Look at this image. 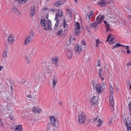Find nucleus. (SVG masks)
<instances>
[{"label":"nucleus","instance_id":"f257e3e1","mask_svg":"<svg viewBox=\"0 0 131 131\" xmlns=\"http://www.w3.org/2000/svg\"><path fill=\"white\" fill-rule=\"evenodd\" d=\"M104 18H105L104 15H98L96 19V23H93L92 24H90L89 27H92L93 28H96L97 26H98V24H100L103 20H104Z\"/></svg>","mask_w":131,"mask_h":131},{"label":"nucleus","instance_id":"f03ea898","mask_svg":"<svg viewBox=\"0 0 131 131\" xmlns=\"http://www.w3.org/2000/svg\"><path fill=\"white\" fill-rule=\"evenodd\" d=\"M50 120L53 126L55 127H59L60 126V124H59V121L57 120V118H55V116H52L49 117Z\"/></svg>","mask_w":131,"mask_h":131},{"label":"nucleus","instance_id":"7ed1b4c3","mask_svg":"<svg viewBox=\"0 0 131 131\" xmlns=\"http://www.w3.org/2000/svg\"><path fill=\"white\" fill-rule=\"evenodd\" d=\"M85 120H86V116L85 115H82V114H81V115L79 116L78 122L81 125V124H83V123L85 122Z\"/></svg>","mask_w":131,"mask_h":131},{"label":"nucleus","instance_id":"20e7f679","mask_svg":"<svg viewBox=\"0 0 131 131\" xmlns=\"http://www.w3.org/2000/svg\"><path fill=\"white\" fill-rule=\"evenodd\" d=\"M123 121L124 125H125L126 127H127V125H128V127L130 128V131H131V118L129 117H127V119L126 118L123 119Z\"/></svg>","mask_w":131,"mask_h":131},{"label":"nucleus","instance_id":"39448f33","mask_svg":"<svg viewBox=\"0 0 131 131\" xmlns=\"http://www.w3.org/2000/svg\"><path fill=\"white\" fill-rule=\"evenodd\" d=\"M95 89L98 94H102V93H103V91H104L103 86H102L100 83L97 84L96 86L95 87Z\"/></svg>","mask_w":131,"mask_h":131},{"label":"nucleus","instance_id":"423d86ee","mask_svg":"<svg viewBox=\"0 0 131 131\" xmlns=\"http://www.w3.org/2000/svg\"><path fill=\"white\" fill-rule=\"evenodd\" d=\"M113 40H114V37H112V34H109L107 36V38L105 41L106 42H109L110 45H113V43H114Z\"/></svg>","mask_w":131,"mask_h":131},{"label":"nucleus","instance_id":"0eeeda50","mask_svg":"<svg viewBox=\"0 0 131 131\" xmlns=\"http://www.w3.org/2000/svg\"><path fill=\"white\" fill-rule=\"evenodd\" d=\"M47 27L43 28L44 30L47 31V30H52V20L48 19L47 23Z\"/></svg>","mask_w":131,"mask_h":131},{"label":"nucleus","instance_id":"6e6552de","mask_svg":"<svg viewBox=\"0 0 131 131\" xmlns=\"http://www.w3.org/2000/svg\"><path fill=\"white\" fill-rule=\"evenodd\" d=\"M98 5L99 7H100L101 8H104L106 7L107 5V4L106 3V2L104 0H100L97 2Z\"/></svg>","mask_w":131,"mask_h":131},{"label":"nucleus","instance_id":"1a4fd4ad","mask_svg":"<svg viewBox=\"0 0 131 131\" xmlns=\"http://www.w3.org/2000/svg\"><path fill=\"white\" fill-rule=\"evenodd\" d=\"M48 22V20L45 18H41L40 19V24L41 26L43 27V28H45V27H48V25L47 24V23Z\"/></svg>","mask_w":131,"mask_h":131},{"label":"nucleus","instance_id":"9d476101","mask_svg":"<svg viewBox=\"0 0 131 131\" xmlns=\"http://www.w3.org/2000/svg\"><path fill=\"white\" fill-rule=\"evenodd\" d=\"M52 61L53 64L56 66V67H58V62H59V57H54L52 58Z\"/></svg>","mask_w":131,"mask_h":131},{"label":"nucleus","instance_id":"9b49d317","mask_svg":"<svg viewBox=\"0 0 131 131\" xmlns=\"http://www.w3.org/2000/svg\"><path fill=\"white\" fill-rule=\"evenodd\" d=\"M35 14V5L32 7L30 9V16L33 17Z\"/></svg>","mask_w":131,"mask_h":131},{"label":"nucleus","instance_id":"f8f14e48","mask_svg":"<svg viewBox=\"0 0 131 131\" xmlns=\"http://www.w3.org/2000/svg\"><path fill=\"white\" fill-rule=\"evenodd\" d=\"M91 102L92 103V105H96V104H98V101L97 100V97L94 96L91 99Z\"/></svg>","mask_w":131,"mask_h":131},{"label":"nucleus","instance_id":"ddd939ff","mask_svg":"<svg viewBox=\"0 0 131 131\" xmlns=\"http://www.w3.org/2000/svg\"><path fill=\"white\" fill-rule=\"evenodd\" d=\"M93 15H94V13H93V12H90L88 14L86 15L85 18L86 20L88 21H90L91 19L93 17Z\"/></svg>","mask_w":131,"mask_h":131},{"label":"nucleus","instance_id":"4468645a","mask_svg":"<svg viewBox=\"0 0 131 131\" xmlns=\"http://www.w3.org/2000/svg\"><path fill=\"white\" fill-rule=\"evenodd\" d=\"M75 51H76V52H79V54H80L81 52V48L79 46V45H77L75 48Z\"/></svg>","mask_w":131,"mask_h":131},{"label":"nucleus","instance_id":"2eb2a0df","mask_svg":"<svg viewBox=\"0 0 131 131\" xmlns=\"http://www.w3.org/2000/svg\"><path fill=\"white\" fill-rule=\"evenodd\" d=\"M59 24H60V20H57V21H56L55 26H54V30L55 31H57V30H58V28H59Z\"/></svg>","mask_w":131,"mask_h":131},{"label":"nucleus","instance_id":"dca6fc26","mask_svg":"<svg viewBox=\"0 0 131 131\" xmlns=\"http://www.w3.org/2000/svg\"><path fill=\"white\" fill-rule=\"evenodd\" d=\"M8 44L10 45L11 42H14V38L12 35H10L8 37Z\"/></svg>","mask_w":131,"mask_h":131},{"label":"nucleus","instance_id":"f3484780","mask_svg":"<svg viewBox=\"0 0 131 131\" xmlns=\"http://www.w3.org/2000/svg\"><path fill=\"white\" fill-rule=\"evenodd\" d=\"M114 101V96H113V91H111L110 94L109 101Z\"/></svg>","mask_w":131,"mask_h":131},{"label":"nucleus","instance_id":"a211bd4d","mask_svg":"<svg viewBox=\"0 0 131 131\" xmlns=\"http://www.w3.org/2000/svg\"><path fill=\"white\" fill-rule=\"evenodd\" d=\"M32 39L31 38L28 36L27 38L25 40L24 46H27L28 43H29V41Z\"/></svg>","mask_w":131,"mask_h":131},{"label":"nucleus","instance_id":"6ab92c4d","mask_svg":"<svg viewBox=\"0 0 131 131\" xmlns=\"http://www.w3.org/2000/svg\"><path fill=\"white\" fill-rule=\"evenodd\" d=\"M15 131H22V125H17L15 127Z\"/></svg>","mask_w":131,"mask_h":131},{"label":"nucleus","instance_id":"aec40b11","mask_svg":"<svg viewBox=\"0 0 131 131\" xmlns=\"http://www.w3.org/2000/svg\"><path fill=\"white\" fill-rule=\"evenodd\" d=\"M97 122L99 123V124L97 125V127H101V125H102V123H103V121L101 120V119L98 118V120H97Z\"/></svg>","mask_w":131,"mask_h":131},{"label":"nucleus","instance_id":"412c9836","mask_svg":"<svg viewBox=\"0 0 131 131\" xmlns=\"http://www.w3.org/2000/svg\"><path fill=\"white\" fill-rule=\"evenodd\" d=\"M63 33V29H61L59 31H57L55 35L57 36L62 35V34Z\"/></svg>","mask_w":131,"mask_h":131},{"label":"nucleus","instance_id":"4be33fe9","mask_svg":"<svg viewBox=\"0 0 131 131\" xmlns=\"http://www.w3.org/2000/svg\"><path fill=\"white\" fill-rule=\"evenodd\" d=\"M55 78H56V76H54L53 80V85L54 87L56 86V85H57V80L55 79Z\"/></svg>","mask_w":131,"mask_h":131},{"label":"nucleus","instance_id":"5701e85b","mask_svg":"<svg viewBox=\"0 0 131 131\" xmlns=\"http://www.w3.org/2000/svg\"><path fill=\"white\" fill-rule=\"evenodd\" d=\"M25 59H26V60H27V63L28 64H29V63H30V61H31V56H29V57H27V56H25Z\"/></svg>","mask_w":131,"mask_h":131},{"label":"nucleus","instance_id":"b1692460","mask_svg":"<svg viewBox=\"0 0 131 131\" xmlns=\"http://www.w3.org/2000/svg\"><path fill=\"white\" fill-rule=\"evenodd\" d=\"M120 46H121V44L117 43L113 47L112 50H114V49H117V48H119Z\"/></svg>","mask_w":131,"mask_h":131},{"label":"nucleus","instance_id":"393cba45","mask_svg":"<svg viewBox=\"0 0 131 131\" xmlns=\"http://www.w3.org/2000/svg\"><path fill=\"white\" fill-rule=\"evenodd\" d=\"M67 56L71 59L72 58V53H71V51H68L67 53Z\"/></svg>","mask_w":131,"mask_h":131},{"label":"nucleus","instance_id":"a878e982","mask_svg":"<svg viewBox=\"0 0 131 131\" xmlns=\"http://www.w3.org/2000/svg\"><path fill=\"white\" fill-rule=\"evenodd\" d=\"M76 28L77 30H79L80 29V24H79V22H77L76 23Z\"/></svg>","mask_w":131,"mask_h":131},{"label":"nucleus","instance_id":"bb28decb","mask_svg":"<svg viewBox=\"0 0 131 131\" xmlns=\"http://www.w3.org/2000/svg\"><path fill=\"white\" fill-rule=\"evenodd\" d=\"M63 28H67V23L66 22V19H63Z\"/></svg>","mask_w":131,"mask_h":131},{"label":"nucleus","instance_id":"cd10ccee","mask_svg":"<svg viewBox=\"0 0 131 131\" xmlns=\"http://www.w3.org/2000/svg\"><path fill=\"white\" fill-rule=\"evenodd\" d=\"M91 83L93 86V90H95V87L97 86V83L96 81H92Z\"/></svg>","mask_w":131,"mask_h":131},{"label":"nucleus","instance_id":"c85d7f7f","mask_svg":"<svg viewBox=\"0 0 131 131\" xmlns=\"http://www.w3.org/2000/svg\"><path fill=\"white\" fill-rule=\"evenodd\" d=\"M67 13L70 16V17H72V11H70V9H67L66 10Z\"/></svg>","mask_w":131,"mask_h":131},{"label":"nucleus","instance_id":"c756f323","mask_svg":"<svg viewBox=\"0 0 131 131\" xmlns=\"http://www.w3.org/2000/svg\"><path fill=\"white\" fill-rule=\"evenodd\" d=\"M7 53H8V50H6L4 51L3 54V58H7V57H8V56L7 55Z\"/></svg>","mask_w":131,"mask_h":131},{"label":"nucleus","instance_id":"7c9ffc66","mask_svg":"<svg viewBox=\"0 0 131 131\" xmlns=\"http://www.w3.org/2000/svg\"><path fill=\"white\" fill-rule=\"evenodd\" d=\"M30 38H33V37L34 36V33L33 32H31L30 34L28 36Z\"/></svg>","mask_w":131,"mask_h":131},{"label":"nucleus","instance_id":"2f4dec72","mask_svg":"<svg viewBox=\"0 0 131 131\" xmlns=\"http://www.w3.org/2000/svg\"><path fill=\"white\" fill-rule=\"evenodd\" d=\"M42 11H47V12H51V9L47 7H44L42 9Z\"/></svg>","mask_w":131,"mask_h":131},{"label":"nucleus","instance_id":"473e14b6","mask_svg":"<svg viewBox=\"0 0 131 131\" xmlns=\"http://www.w3.org/2000/svg\"><path fill=\"white\" fill-rule=\"evenodd\" d=\"M110 106L114 109V100L110 101Z\"/></svg>","mask_w":131,"mask_h":131},{"label":"nucleus","instance_id":"72a5a7b5","mask_svg":"<svg viewBox=\"0 0 131 131\" xmlns=\"http://www.w3.org/2000/svg\"><path fill=\"white\" fill-rule=\"evenodd\" d=\"M10 90L11 91V94L12 95L13 98H14V93H13V91H14L13 86L12 85H10Z\"/></svg>","mask_w":131,"mask_h":131},{"label":"nucleus","instance_id":"f704fd0d","mask_svg":"<svg viewBox=\"0 0 131 131\" xmlns=\"http://www.w3.org/2000/svg\"><path fill=\"white\" fill-rule=\"evenodd\" d=\"M99 43H100V40H99V39H96V48H99Z\"/></svg>","mask_w":131,"mask_h":131},{"label":"nucleus","instance_id":"c9c22d12","mask_svg":"<svg viewBox=\"0 0 131 131\" xmlns=\"http://www.w3.org/2000/svg\"><path fill=\"white\" fill-rule=\"evenodd\" d=\"M32 111L34 113H37V108L35 106H34L32 108Z\"/></svg>","mask_w":131,"mask_h":131},{"label":"nucleus","instance_id":"e433bc0d","mask_svg":"<svg viewBox=\"0 0 131 131\" xmlns=\"http://www.w3.org/2000/svg\"><path fill=\"white\" fill-rule=\"evenodd\" d=\"M102 71H103V69H102V68H100L99 70V72H98L99 77H101V76H102Z\"/></svg>","mask_w":131,"mask_h":131},{"label":"nucleus","instance_id":"4c0bfd02","mask_svg":"<svg viewBox=\"0 0 131 131\" xmlns=\"http://www.w3.org/2000/svg\"><path fill=\"white\" fill-rule=\"evenodd\" d=\"M54 6L55 7H60V3L59 2V1L56 2L55 4H54Z\"/></svg>","mask_w":131,"mask_h":131},{"label":"nucleus","instance_id":"58836bf2","mask_svg":"<svg viewBox=\"0 0 131 131\" xmlns=\"http://www.w3.org/2000/svg\"><path fill=\"white\" fill-rule=\"evenodd\" d=\"M12 10L14 13H17V12H19V10L16 7H13L12 8Z\"/></svg>","mask_w":131,"mask_h":131},{"label":"nucleus","instance_id":"ea45409f","mask_svg":"<svg viewBox=\"0 0 131 131\" xmlns=\"http://www.w3.org/2000/svg\"><path fill=\"white\" fill-rule=\"evenodd\" d=\"M109 30H110V25H107L106 27V32H108V31H109Z\"/></svg>","mask_w":131,"mask_h":131},{"label":"nucleus","instance_id":"a19ab883","mask_svg":"<svg viewBox=\"0 0 131 131\" xmlns=\"http://www.w3.org/2000/svg\"><path fill=\"white\" fill-rule=\"evenodd\" d=\"M58 2L59 3L60 6H62V5H64V4H65V1H59Z\"/></svg>","mask_w":131,"mask_h":131},{"label":"nucleus","instance_id":"79ce46f5","mask_svg":"<svg viewBox=\"0 0 131 131\" xmlns=\"http://www.w3.org/2000/svg\"><path fill=\"white\" fill-rule=\"evenodd\" d=\"M9 118H10V120H14V119L13 118L12 114L9 115Z\"/></svg>","mask_w":131,"mask_h":131},{"label":"nucleus","instance_id":"37998d69","mask_svg":"<svg viewBox=\"0 0 131 131\" xmlns=\"http://www.w3.org/2000/svg\"><path fill=\"white\" fill-rule=\"evenodd\" d=\"M42 110H41V108H37V113L38 114H39V113H40V112H41Z\"/></svg>","mask_w":131,"mask_h":131},{"label":"nucleus","instance_id":"c03bdc74","mask_svg":"<svg viewBox=\"0 0 131 131\" xmlns=\"http://www.w3.org/2000/svg\"><path fill=\"white\" fill-rule=\"evenodd\" d=\"M58 14H56L55 15V17L54 18V21H58V20H59V19H58Z\"/></svg>","mask_w":131,"mask_h":131},{"label":"nucleus","instance_id":"a18cd8bd","mask_svg":"<svg viewBox=\"0 0 131 131\" xmlns=\"http://www.w3.org/2000/svg\"><path fill=\"white\" fill-rule=\"evenodd\" d=\"M51 125L50 124H48L47 126V128L48 130H50V129H51Z\"/></svg>","mask_w":131,"mask_h":131},{"label":"nucleus","instance_id":"49530a36","mask_svg":"<svg viewBox=\"0 0 131 131\" xmlns=\"http://www.w3.org/2000/svg\"><path fill=\"white\" fill-rule=\"evenodd\" d=\"M103 23L105 24L106 27H107V25H110L106 20H104Z\"/></svg>","mask_w":131,"mask_h":131},{"label":"nucleus","instance_id":"de8ad7c7","mask_svg":"<svg viewBox=\"0 0 131 131\" xmlns=\"http://www.w3.org/2000/svg\"><path fill=\"white\" fill-rule=\"evenodd\" d=\"M57 11H58V13H56L57 14V17H60V16H61V15H60V11H61V10L58 9Z\"/></svg>","mask_w":131,"mask_h":131},{"label":"nucleus","instance_id":"09e8293b","mask_svg":"<svg viewBox=\"0 0 131 131\" xmlns=\"http://www.w3.org/2000/svg\"><path fill=\"white\" fill-rule=\"evenodd\" d=\"M130 53H131L130 50H129V49H128L126 51V54H127V55H129Z\"/></svg>","mask_w":131,"mask_h":131},{"label":"nucleus","instance_id":"8fccbe9b","mask_svg":"<svg viewBox=\"0 0 131 131\" xmlns=\"http://www.w3.org/2000/svg\"><path fill=\"white\" fill-rule=\"evenodd\" d=\"M75 33L76 35H77V36H78V35L79 34V32H78V31H77L76 30V32Z\"/></svg>","mask_w":131,"mask_h":131},{"label":"nucleus","instance_id":"3c124183","mask_svg":"<svg viewBox=\"0 0 131 131\" xmlns=\"http://www.w3.org/2000/svg\"><path fill=\"white\" fill-rule=\"evenodd\" d=\"M21 83L24 84V83H25V82H26V80H25V79H23L21 80Z\"/></svg>","mask_w":131,"mask_h":131},{"label":"nucleus","instance_id":"603ef678","mask_svg":"<svg viewBox=\"0 0 131 131\" xmlns=\"http://www.w3.org/2000/svg\"><path fill=\"white\" fill-rule=\"evenodd\" d=\"M82 43L83 46H86V43H85V41L82 40Z\"/></svg>","mask_w":131,"mask_h":131},{"label":"nucleus","instance_id":"864d4df0","mask_svg":"<svg viewBox=\"0 0 131 131\" xmlns=\"http://www.w3.org/2000/svg\"><path fill=\"white\" fill-rule=\"evenodd\" d=\"M60 13L61 14L60 17H63V12L62 11V10L60 11Z\"/></svg>","mask_w":131,"mask_h":131},{"label":"nucleus","instance_id":"5fc2aeb1","mask_svg":"<svg viewBox=\"0 0 131 131\" xmlns=\"http://www.w3.org/2000/svg\"><path fill=\"white\" fill-rule=\"evenodd\" d=\"M122 53H123V54H126V51L124 50H121Z\"/></svg>","mask_w":131,"mask_h":131},{"label":"nucleus","instance_id":"6e6d98bb","mask_svg":"<svg viewBox=\"0 0 131 131\" xmlns=\"http://www.w3.org/2000/svg\"><path fill=\"white\" fill-rule=\"evenodd\" d=\"M126 128H127V131L130 130V128H129V127H128V125H127V127H126Z\"/></svg>","mask_w":131,"mask_h":131},{"label":"nucleus","instance_id":"4d7b16f0","mask_svg":"<svg viewBox=\"0 0 131 131\" xmlns=\"http://www.w3.org/2000/svg\"><path fill=\"white\" fill-rule=\"evenodd\" d=\"M31 95H30V94H28V95H27V98H29V99H31Z\"/></svg>","mask_w":131,"mask_h":131},{"label":"nucleus","instance_id":"13d9d810","mask_svg":"<svg viewBox=\"0 0 131 131\" xmlns=\"http://www.w3.org/2000/svg\"><path fill=\"white\" fill-rule=\"evenodd\" d=\"M112 120H113V118H111V121L109 122V124H111V123H112Z\"/></svg>","mask_w":131,"mask_h":131},{"label":"nucleus","instance_id":"bf43d9fd","mask_svg":"<svg viewBox=\"0 0 131 131\" xmlns=\"http://www.w3.org/2000/svg\"><path fill=\"white\" fill-rule=\"evenodd\" d=\"M125 48H126V50H129V49H128V48H129V46H125Z\"/></svg>","mask_w":131,"mask_h":131},{"label":"nucleus","instance_id":"052dcab7","mask_svg":"<svg viewBox=\"0 0 131 131\" xmlns=\"http://www.w3.org/2000/svg\"><path fill=\"white\" fill-rule=\"evenodd\" d=\"M8 45L7 43H5V49H6V50H8Z\"/></svg>","mask_w":131,"mask_h":131},{"label":"nucleus","instance_id":"680f3d73","mask_svg":"<svg viewBox=\"0 0 131 131\" xmlns=\"http://www.w3.org/2000/svg\"><path fill=\"white\" fill-rule=\"evenodd\" d=\"M110 90L111 92H113V87H112V86H111Z\"/></svg>","mask_w":131,"mask_h":131},{"label":"nucleus","instance_id":"e2e57ef3","mask_svg":"<svg viewBox=\"0 0 131 131\" xmlns=\"http://www.w3.org/2000/svg\"><path fill=\"white\" fill-rule=\"evenodd\" d=\"M102 85H103V86H105L106 85V83H105V82H102Z\"/></svg>","mask_w":131,"mask_h":131},{"label":"nucleus","instance_id":"0e129e2a","mask_svg":"<svg viewBox=\"0 0 131 131\" xmlns=\"http://www.w3.org/2000/svg\"><path fill=\"white\" fill-rule=\"evenodd\" d=\"M46 19H49V13H47L46 17Z\"/></svg>","mask_w":131,"mask_h":131},{"label":"nucleus","instance_id":"69168bd1","mask_svg":"<svg viewBox=\"0 0 131 131\" xmlns=\"http://www.w3.org/2000/svg\"><path fill=\"white\" fill-rule=\"evenodd\" d=\"M94 121H97V120H98V117L97 118H95V119H94Z\"/></svg>","mask_w":131,"mask_h":131},{"label":"nucleus","instance_id":"338daca9","mask_svg":"<svg viewBox=\"0 0 131 131\" xmlns=\"http://www.w3.org/2000/svg\"><path fill=\"white\" fill-rule=\"evenodd\" d=\"M18 4H23L21 0H18Z\"/></svg>","mask_w":131,"mask_h":131},{"label":"nucleus","instance_id":"774afa93","mask_svg":"<svg viewBox=\"0 0 131 131\" xmlns=\"http://www.w3.org/2000/svg\"><path fill=\"white\" fill-rule=\"evenodd\" d=\"M51 12L54 13V12H55V9H51Z\"/></svg>","mask_w":131,"mask_h":131}]
</instances>
